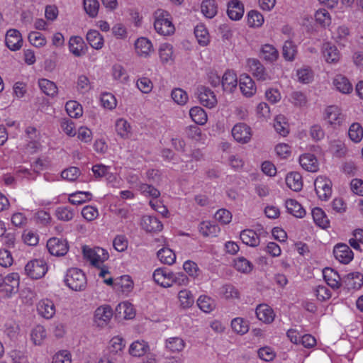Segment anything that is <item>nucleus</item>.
I'll return each instance as SVG.
<instances>
[{"label":"nucleus","mask_w":363,"mask_h":363,"mask_svg":"<svg viewBox=\"0 0 363 363\" xmlns=\"http://www.w3.org/2000/svg\"><path fill=\"white\" fill-rule=\"evenodd\" d=\"M65 282L73 291H81L86 289V278L83 272L77 268H71L67 270Z\"/></svg>","instance_id":"f257e3e1"},{"label":"nucleus","mask_w":363,"mask_h":363,"mask_svg":"<svg viewBox=\"0 0 363 363\" xmlns=\"http://www.w3.org/2000/svg\"><path fill=\"white\" fill-rule=\"evenodd\" d=\"M155 16L154 27L158 33L162 35H169L174 32V26L167 11L159 9L155 13Z\"/></svg>","instance_id":"f03ea898"},{"label":"nucleus","mask_w":363,"mask_h":363,"mask_svg":"<svg viewBox=\"0 0 363 363\" xmlns=\"http://www.w3.org/2000/svg\"><path fill=\"white\" fill-rule=\"evenodd\" d=\"M25 271L31 279H38L45 276L48 271V266L43 259H33L27 263Z\"/></svg>","instance_id":"7ed1b4c3"},{"label":"nucleus","mask_w":363,"mask_h":363,"mask_svg":"<svg viewBox=\"0 0 363 363\" xmlns=\"http://www.w3.org/2000/svg\"><path fill=\"white\" fill-rule=\"evenodd\" d=\"M314 186L319 199L328 200L332 194V182L328 178L319 176L314 182Z\"/></svg>","instance_id":"20e7f679"},{"label":"nucleus","mask_w":363,"mask_h":363,"mask_svg":"<svg viewBox=\"0 0 363 363\" xmlns=\"http://www.w3.org/2000/svg\"><path fill=\"white\" fill-rule=\"evenodd\" d=\"M46 247L49 252L56 257L64 256L69 250L67 241L55 237L48 240Z\"/></svg>","instance_id":"39448f33"},{"label":"nucleus","mask_w":363,"mask_h":363,"mask_svg":"<svg viewBox=\"0 0 363 363\" xmlns=\"http://www.w3.org/2000/svg\"><path fill=\"white\" fill-rule=\"evenodd\" d=\"M196 95L200 103L209 108H213L217 104V99L213 91L208 87L200 86L196 89Z\"/></svg>","instance_id":"423d86ee"},{"label":"nucleus","mask_w":363,"mask_h":363,"mask_svg":"<svg viewBox=\"0 0 363 363\" xmlns=\"http://www.w3.org/2000/svg\"><path fill=\"white\" fill-rule=\"evenodd\" d=\"M232 135L238 143H247L252 136L251 129L245 123H238L233 128Z\"/></svg>","instance_id":"0eeeda50"},{"label":"nucleus","mask_w":363,"mask_h":363,"mask_svg":"<svg viewBox=\"0 0 363 363\" xmlns=\"http://www.w3.org/2000/svg\"><path fill=\"white\" fill-rule=\"evenodd\" d=\"M113 316V311L109 306H102L95 311L94 322L99 327L106 325Z\"/></svg>","instance_id":"6e6552de"},{"label":"nucleus","mask_w":363,"mask_h":363,"mask_svg":"<svg viewBox=\"0 0 363 363\" xmlns=\"http://www.w3.org/2000/svg\"><path fill=\"white\" fill-rule=\"evenodd\" d=\"M335 257L342 264H348L353 259V252L345 244H337L333 250Z\"/></svg>","instance_id":"1a4fd4ad"},{"label":"nucleus","mask_w":363,"mask_h":363,"mask_svg":"<svg viewBox=\"0 0 363 363\" xmlns=\"http://www.w3.org/2000/svg\"><path fill=\"white\" fill-rule=\"evenodd\" d=\"M5 43L11 50H19L23 44V38L20 32L16 29L9 30L6 35Z\"/></svg>","instance_id":"9d476101"},{"label":"nucleus","mask_w":363,"mask_h":363,"mask_svg":"<svg viewBox=\"0 0 363 363\" xmlns=\"http://www.w3.org/2000/svg\"><path fill=\"white\" fill-rule=\"evenodd\" d=\"M342 285L347 290L360 289L363 285V274L359 272L347 274L342 279Z\"/></svg>","instance_id":"9b49d317"},{"label":"nucleus","mask_w":363,"mask_h":363,"mask_svg":"<svg viewBox=\"0 0 363 363\" xmlns=\"http://www.w3.org/2000/svg\"><path fill=\"white\" fill-rule=\"evenodd\" d=\"M152 277L154 281L161 286H172L171 279L172 272H169L167 268L163 267L155 269Z\"/></svg>","instance_id":"f8f14e48"},{"label":"nucleus","mask_w":363,"mask_h":363,"mask_svg":"<svg viewBox=\"0 0 363 363\" xmlns=\"http://www.w3.org/2000/svg\"><path fill=\"white\" fill-rule=\"evenodd\" d=\"M248 65L250 70L257 80L266 81L271 79L270 76L267 74L264 66L257 59H249Z\"/></svg>","instance_id":"ddd939ff"},{"label":"nucleus","mask_w":363,"mask_h":363,"mask_svg":"<svg viewBox=\"0 0 363 363\" xmlns=\"http://www.w3.org/2000/svg\"><path fill=\"white\" fill-rule=\"evenodd\" d=\"M323 277L327 284L333 289H337L342 285L338 273L331 268H325L323 271Z\"/></svg>","instance_id":"4468645a"},{"label":"nucleus","mask_w":363,"mask_h":363,"mask_svg":"<svg viewBox=\"0 0 363 363\" xmlns=\"http://www.w3.org/2000/svg\"><path fill=\"white\" fill-rule=\"evenodd\" d=\"M142 228L147 232L161 231L163 225L156 217L151 216H145L141 220Z\"/></svg>","instance_id":"2eb2a0df"},{"label":"nucleus","mask_w":363,"mask_h":363,"mask_svg":"<svg viewBox=\"0 0 363 363\" xmlns=\"http://www.w3.org/2000/svg\"><path fill=\"white\" fill-rule=\"evenodd\" d=\"M239 86L241 92L246 96H251L256 91L255 82L247 74L240 75Z\"/></svg>","instance_id":"dca6fc26"},{"label":"nucleus","mask_w":363,"mask_h":363,"mask_svg":"<svg viewBox=\"0 0 363 363\" xmlns=\"http://www.w3.org/2000/svg\"><path fill=\"white\" fill-rule=\"evenodd\" d=\"M38 313L43 318L50 319L55 313V307L53 302L49 299L41 300L37 306Z\"/></svg>","instance_id":"f3484780"},{"label":"nucleus","mask_w":363,"mask_h":363,"mask_svg":"<svg viewBox=\"0 0 363 363\" xmlns=\"http://www.w3.org/2000/svg\"><path fill=\"white\" fill-rule=\"evenodd\" d=\"M299 163L306 171L315 172L318 170V160L314 155L308 153L301 155Z\"/></svg>","instance_id":"a211bd4d"},{"label":"nucleus","mask_w":363,"mask_h":363,"mask_svg":"<svg viewBox=\"0 0 363 363\" xmlns=\"http://www.w3.org/2000/svg\"><path fill=\"white\" fill-rule=\"evenodd\" d=\"M227 13L230 19L240 20L244 13L243 4L239 0H231L228 5Z\"/></svg>","instance_id":"6ab92c4d"},{"label":"nucleus","mask_w":363,"mask_h":363,"mask_svg":"<svg viewBox=\"0 0 363 363\" xmlns=\"http://www.w3.org/2000/svg\"><path fill=\"white\" fill-rule=\"evenodd\" d=\"M323 54L325 61L328 63L337 62L340 57V54L337 48L330 43H325L323 44Z\"/></svg>","instance_id":"aec40b11"},{"label":"nucleus","mask_w":363,"mask_h":363,"mask_svg":"<svg viewBox=\"0 0 363 363\" xmlns=\"http://www.w3.org/2000/svg\"><path fill=\"white\" fill-rule=\"evenodd\" d=\"M257 318L265 323H271L274 319L273 310L267 305L260 304L256 308Z\"/></svg>","instance_id":"412c9836"},{"label":"nucleus","mask_w":363,"mask_h":363,"mask_svg":"<svg viewBox=\"0 0 363 363\" xmlns=\"http://www.w3.org/2000/svg\"><path fill=\"white\" fill-rule=\"evenodd\" d=\"M221 84L224 91L233 92L238 84L236 74L233 71H226L223 76Z\"/></svg>","instance_id":"4be33fe9"},{"label":"nucleus","mask_w":363,"mask_h":363,"mask_svg":"<svg viewBox=\"0 0 363 363\" xmlns=\"http://www.w3.org/2000/svg\"><path fill=\"white\" fill-rule=\"evenodd\" d=\"M286 184L291 190L299 191L303 188L302 177L298 172H290L286 175Z\"/></svg>","instance_id":"5701e85b"},{"label":"nucleus","mask_w":363,"mask_h":363,"mask_svg":"<svg viewBox=\"0 0 363 363\" xmlns=\"http://www.w3.org/2000/svg\"><path fill=\"white\" fill-rule=\"evenodd\" d=\"M240 237L244 244L250 247H257L259 244V237L253 230H243L240 233Z\"/></svg>","instance_id":"b1692460"},{"label":"nucleus","mask_w":363,"mask_h":363,"mask_svg":"<svg viewBox=\"0 0 363 363\" xmlns=\"http://www.w3.org/2000/svg\"><path fill=\"white\" fill-rule=\"evenodd\" d=\"M286 208L288 213L296 218H303L306 215V211L302 206L294 199H288L286 201Z\"/></svg>","instance_id":"393cba45"},{"label":"nucleus","mask_w":363,"mask_h":363,"mask_svg":"<svg viewBox=\"0 0 363 363\" xmlns=\"http://www.w3.org/2000/svg\"><path fill=\"white\" fill-rule=\"evenodd\" d=\"M135 50L140 56H147L151 52L152 45L150 40L146 38H138L135 43Z\"/></svg>","instance_id":"a878e982"},{"label":"nucleus","mask_w":363,"mask_h":363,"mask_svg":"<svg viewBox=\"0 0 363 363\" xmlns=\"http://www.w3.org/2000/svg\"><path fill=\"white\" fill-rule=\"evenodd\" d=\"M86 40L90 46L96 50L102 48L104 45V38L96 30H90L87 33Z\"/></svg>","instance_id":"bb28decb"},{"label":"nucleus","mask_w":363,"mask_h":363,"mask_svg":"<svg viewBox=\"0 0 363 363\" xmlns=\"http://www.w3.org/2000/svg\"><path fill=\"white\" fill-rule=\"evenodd\" d=\"M312 216L314 222L319 227L326 229L330 225L329 219L325 212L320 208H315L312 210Z\"/></svg>","instance_id":"cd10ccee"},{"label":"nucleus","mask_w":363,"mask_h":363,"mask_svg":"<svg viewBox=\"0 0 363 363\" xmlns=\"http://www.w3.org/2000/svg\"><path fill=\"white\" fill-rule=\"evenodd\" d=\"M202 13L208 18L214 17L218 12V6L215 0H203L201 5Z\"/></svg>","instance_id":"c85d7f7f"},{"label":"nucleus","mask_w":363,"mask_h":363,"mask_svg":"<svg viewBox=\"0 0 363 363\" xmlns=\"http://www.w3.org/2000/svg\"><path fill=\"white\" fill-rule=\"evenodd\" d=\"M333 84L336 89L343 94H349L352 91V84L342 75H337L334 79Z\"/></svg>","instance_id":"c756f323"},{"label":"nucleus","mask_w":363,"mask_h":363,"mask_svg":"<svg viewBox=\"0 0 363 363\" xmlns=\"http://www.w3.org/2000/svg\"><path fill=\"white\" fill-rule=\"evenodd\" d=\"M82 252L84 258L89 260L92 265L99 267L97 258H99V252H103V248L96 247L91 249L85 245L82 247Z\"/></svg>","instance_id":"7c9ffc66"},{"label":"nucleus","mask_w":363,"mask_h":363,"mask_svg":"<svg viewBox=\"0 0 363 363\" xmlns=\"http://www.w3.org/2000/svg\"><path fill=\"white\" fill-rule=\"evenodd\" d=\"M197 305L205 313L211 312L216 306V301L206 295L199 296L197 300Z\"/></svg>","instance_id":"2f4dec72"},{"label":"nucleus","mask_w":363,"mask_h":363,"mask_svg":"<svg viewBox=\"0 0 363 363\" xmlns=\"http://www.w3.org/2000/svg\"><path fill=\"white\" fill-rule=\"evenodd\" d=\"M84 40L79 36H72L70 38L69 41V48L70 52L74 55L75 56H81L84 54L83 47H84Z\"/></svg>","instance_id":"473e14b6"},{"label":"nucleus","mask_w":363,"mask_h":363,"mask_svg":"<svg viewBox=\"0 0 363 363\" xmlns=\"http://www.w3.org/2000/svg\"><path fill=\"white\" fill-rule=\"evenodd\" d=\"M149 347L145 341L133 342L129 349V353L134 357H141L144 355L148 350Z\"/></svg>","instance_id":"72a5a7b5"},{"label":"nucleus","mask_w":363,"mask_h":363,"mask_svg":"<svg viewBox=\"0 0 363 363\" xmlns=\"http://www.w3.org/2000/svg\"><path fill=\"white\" fill-rule=\"evenodd\" d=\"M189 115L196 124L203 125L207 121V114L201 107L195 106L191 108L189 111Z\"/></svg>","instance_id":"f704fd0d"},{"label":"nucleus","mask_w":363,"mask_h":363,"mask_svg":"<svg viewBox=\"0 0 363 363\" xmlns=\"http://www.w3.org/2000/svg\"><path fill=\"white\" fill-rule=\"evenodd\" d=\"M38 84L42 91L48 96L53 97L57 93V87L53 82L41 79L39 80Z\"/></svg>","instance_id":"c9c22d12"},{"label":"nucleus","mask_w":363,"mask_h":363,"mask_svg":"<svg viewBox=\"0 0 363 363\" xmlns=\"http://www.w3.org/2000/svg\"><path fill=\"white\" fill-rule=\"evenodd\" d=\"M91 199V194L89 191H77L69 196V201L74 205H80Z\"/></svg>","instance_id":"e433bc0d"},{"label":"nucleus","mask_w":363,"mask_h":363,"mask_svg":"<svg viewBox=\"0 0 363 363\" xmlns=\"http://www.w3.org/2000/svg\"><path fill=\"white\" fill-rule=\"evenodd\" d=\"M158 259L161 262L166 264H172L176 259L174 252L169 248H162L157 253Z\"/></svg>","instance_id":"4c0bfd02"},{"label":"nucleus","mask_w":363,"mask_h":363,"mask_svg":"<svg viewBox=\"0 0 363 363\" xmlns=\"http://www.w3.org/2000/svg\"><path fill=\"white\" fill-rule=\"evenodd\" d=\"M297 53L296 45L291 40H286L282 48V55L287 61H293Z\"/></svg>","instance_id":"58836bf2"},{"label":"nucleus","mask_w":363,"mask_h":363,"mask_svg":"<svg viewBox=\"0 0 363 363\" xmlns=\"http://www.w3.org/2000/svg\"><path fill=\"white\" fill-rule=\"evenodd\" d=\"M279 52L277 49L271 45L266 44L262 46L261 50V57L269 62L277 60Z\"/></svg>","instance_id":"ea45409f"},{"label":"nucleus","mask_w":363,"mask_h":363,"mask_svg":"<svg viewBox=\"0 0 363 363\" xmlns=\"http://www.w3.org/2000/svg\"><path fill=\"white\" fill-rule=\"evenodd\" d=\"M274 127L276 131L282 136H286L289 133L288 123L282 115H279L275 118Z\"/></svg>","instance_id":"a19ab883"},{"label":"nucleus","mask_w":363,"mask_h":363,"mask_svg":"<svg viewBox=\"0 0 363 363\" xmlns=\"http://www.w3.org/2000/svg\"><path fill=\"white\" fill-rule=\"evenodd\" d=\"M116 130L121 138H128L130 135L131 127L130 124L123 118L117 120L116 123Z\"/></svg>","instance_id":"79ce46f5"},{"label":"nucleus","mask_w":363,"mask_h":363,"mask_svg":"<svg viewBox=\"0 0 363 363\" xmlns=\"http://www.w3.org/2000/svg\"><path fill=\"white\" fill-rule=\"evenodd\" d=\"M65 108L67 114L71 118H77L82 115L83 111L82 106L76 101H69L66 103Z\"/></svg>","instance_id":"37998d69"},{"label":"nucleus","mask_w":363,"mask_h":363,"mask_svg":"<svg viewBox=\"0 0 363 363\" xmlns=\"http://www.w3.org/2000/svg\"><path fill=\"white\" fill-rule=\"evenodd\" d=\"M194 34L201 45L205 46L208 45L209 42L208 33L203 25L196 26L194 28Z\"/></svg>","instance_id":"c03bdc74"},{"label":"nucleus","mask_w":363,"mask_h":363,"mask_svg":"<svg viewBox=\"0 0 363 363\" xmlns=\"http://www.w3.org/2000/svg\"><path fill=\"white\" fill-rule=\"evenodd\" d=\"M159 55L161 62L167 63L169 61H173V48L170 44L164 43L161 45L159 49Z\"/></svg>","instance_id":"a18cd8bd"},{"label":"nucleus","mask_w":363,"mask_h":363,"mask_svg":"<svg viewBox=\"0 0 363 363\" xmlns=\"http://www.w3.org/2000/svg\"><path fill=\"white\" fill-rule=\"evenodd\" d=\"M231 328L238 334L243 335L248 332L249 325L242 318H235L231 321Z\"/></svg>","instance_id":"49530a36"},{"label":"nucleus","mask_w":363,"mask_h":363,"mask_svg":"<svg viewBox=\"0 0 363 363\" xmlns=\"http://www.w3.org/2000/svg\"><path fill=\"white\" fill-rule=\"evenodd\" d=\"M178 298L181 306L184 308H190L194 302L191 292L187 289L181 290L179 292Z\"/></svg>","instance_id":"de8ad7c7"},{"label":"nucleus","mask_w":363,"mask_h":363,"mask_svg":"<svg viewBox=\"0 0 363 363\" xmlns=\"http://www.w3.org/2000/svg\"><path fill=\"white\" fill-rule=\"evenodd\" d=\"M348 135L351 140L359 143L363 138V128L359 123H354L349 128Z\"/></svg>","instance_id":"09e8293b"},{"label":"nucleus","mask_w":363,"mask_h":363,"mask_svg":"<svg viewBox=\"0 0 363 363\" xmlns=\"http://www.w3.org/2000/svg\"><path fill=\"white\" fill-rule=\"evenodd\" d=\"M4 282L10 288L7 291L16 292L19 285V275L18 273H11L3 279Z\"/></svg>","instance_id":"8fccbe9b"},{"label":"nucleus","mask_w":363,"mask_h":363,"mask_svg":"<svg viewBox=\"0 0 363 363\" xmlns=\"http://www.w3.org/2000/svg\"><path fill=\"white\" fill-rule=\"evenodd\" d=\"M83 6L84 11L91 18L97 16L99 9V3L97 0H84Z\"/></svg>","instance_id":"3c124183"},{"label":"nucleus","mask_w":363,"mask_h":363,"mask_svg":"<svg viewBox=\"0 0 363 363\" xmlns=\"http://www.w3.org/2000/svg\"><path fill=\"white\" fill-rule=\"evenodd\" d=\"M184 345V341L180 337H171L166 342V347L173 352L182 351Z\"/></svg>","instance_id":"603ef678"},{"label":"nucleus","mask_w":363,"mask_h":363,"mask_svg":"<svg viewBox=\"0 0 363 363\" xmlns=\"http://www.w3.org/2000/svg\"><path fill=\"white\" fill-rule=\"evenodd\" d=\"M264 22L263 16L258 11L252 10L247 14V23L250 27H259Z\"/></svg>","instance_id":"864d4df0"},{"label":"nucleus","mask_w":363,"mask_h":363,"mask_svg":"<svg viewBox=\"0 0 363 363\" xmlns=\"http://www.w3.org/2000/svg\"><path fill=\"white\" fill-rule=\"evenodd\" d=\"M235 268L241 272L249 273L252 270V264L245 257H238L235 260Z\"/></svg>","instance_id":"5fc2aeb1"},{"label":"nucleus","mask_w":363,"mask_h":363,"mask_svg":"<svg viewBox=\"0 0 363 363\" xmlns=\"http://www.w3.org/2000/svg\"><path fill=\"white\" fill-rule=\"evenodd\" d=\"M116 286H118L123 292L128 293L133 288V281L128 275L121 276L115 283Z\"/></svg>","instance_id":"6e6d98bb"},{"label":"nucleus","mask_w":363,"mask_h":363,"mask_svg":"<svg viewBox=\"0 0 363 363\" xmlns=\"http://www.w3.org/2000/svg\"><path fill=\"white\" fill-rule=\"evenodd\" d=\"M219 228L209 221H203L199 225V232L204 236L215 235Z\"/></svg>","instance_id":"4d7b16f0"},{"label":"nucleus","mask_w":363,"mask_h":363,"mask_svg":"<svg viewBox=\"0 0 363 363\" xmlns=\"http://www.w3.org/2000/svg\"><path fill=\"white\" fill-rule=\"evenodd\" d=\"M29 42L37 48H40L46 44L45 38L39 32L32 31L28 35Z\"/></svg>","instance_id":"13d9d810"},{"label":"nucleus","mask_w":363,"mask_h":363,"mask_svg":"<svg viewBox=\"0 0 363 363\" xmlns=\"http://www.w3.org/2000/svg\"><path fill=\"white\" fill-rule=\"evenodd\" d=\"M55 215L59 220L69 221L74 217L73 211L66 206L58 207L55 211Z\"/></svg>","instance_id":"bf43d9fd"},{"label":"nucleus","mask_w":363,"mask_h":363,"mask_svg":"<svg viewBox=\"0 0 363 363\" xmlns=\"http://www.w3.org/2000/svg\"><path fill=\"white\" fill-rule=\"evenodd\" d=\"M172 99L179 105H184L188 101V95L185 91L177 88L171 94Z\"/></svg>","instance_id":"052dcab7"},{"label":"nucleus","mask_w":363,"mask_h":363,"mask_svg":"<svg viewBox=\"0 0 363 363\" xmlns=\"http://www.w3.org/2000/svg\"><path fill=\"white\" fill-rule=\"evenodd\" d=\"M46 337V332L42 325H37L31 333V339L35 345H40Z\"/></svg>","instance_id":"680f3d73"},{"label":"nucleus","mask_w":363,"mask_h":363,"mask_svg":"<svg viewBox=\"0 0 363 363\" xmlns=\"http://www.w3.org/2000/svg\"><path fill=\"white\" fill-rule=\"evenodd\" d=\"M139 190L146 196H151L157 199L160 196V192L151 184H141L139 185Z\"/></svg>","instance_id":"e2e57ef3"},{"label":"nucleus","mask_w":363,"mask_h":363,"mask_svg":"<svg viewBox=\"0 0 363 363\" xmlns=\"http://www.w3.org/2000/svg\"><path fill=\"white\" fill-rule=\"evenodd\" d=\"M315 18L317 23L321 26L325 27L330 23V17L328 11L325 9H320L316 11Z\"/></svg>","instance_id":"0e129e2a"},{"label":"nucleus","mask_w":363,"mask_h":363,"mask_svg":"<svg viewBox=\"0 0 363 363\" xmlns=\"http://www.w3.org/2000/svg\"><path fill=\"white\" fill-rule=\"evenodd\" d=\"M326 118L328 122L331 124L333 123H340V113L337 107L330 106L326 111Z\"/></svg>","instance_id":"69168bd1"},{"label":"nucleus","mask_w":363,"mask_h":363,"mask_svg":"<svg viewBox=\"0 0 363 363\" xmlns=\"http://www.w3.org/2000/svg\"><path fill=\"white\" fill-rule=\"evenodd\" d=\"M125 347V342L122 337L118 336L113 337L110 341V352L113 354H117L118 352L123 350Z\"/></svg>","instance_id":"338daca9"},{"label":"nucleus","mask_w":363,"mask_h":363,"mask_svg":"<svg viewBox=\"0 0 363 363\" xmlns=\"http://www.w3.org/2000/svg\"><path fill=\"white\" fill-rule=\"evenodd\" d=\"M113 77L116 80L125 82L128 76L125 69L121 65H114L112 67Z\"/></svg>","instance_id":"774afa93"}]
</instances>
